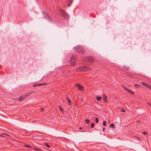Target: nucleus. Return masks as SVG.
<instances>
[{"label":"nucleus","instance_id":"20e7f679","mask_svg":"<svg viewBox=\"0 0 151 151\" xmlns=\"http://www.w3.org/2000/svg\"><path fill=\"white\" fill-rule=\"evenodd\" d=\"M76 86L81 91H83L84 90V87L81 85L77 83L76 84Z\"/></svg>","mask_w":151,"mask_h":151},{"label":"nucleus","instance_id":"ddd939ff","mask_svg":"<svg viewBox=\"0 0 151 151\" xmlns=\"http://www.w3.org/2000/svg\"><path fill=\"white\" fill-rule=\"evenodd\" d=\"M142 85L143 86H146V87H148V85L146 83H145L143 82H142Z\"/></svg>","mask_w":151,"mask_h":151},{"label":"nucleus","instance_id":"a211bd4d","mask_svg":"<svg viewBox=\"0 0 151 151\" xmlns=\"http://www.w3.org/2000/svg\"><path fill=\"white\" fill-rule=\"evenodd\" d=\"M109 127H111L112 128H114V124L113 123L111 124L109 126Z\"/></svg>","mask_w":151,"mask_h":151},{"label":"nucleus","instance_id":"4c0bfd02","mask_svg":"<svg viewBox=\"0 0 151 151\" xmlns=\"http://www.w3.org/2000/svg\"><path fill=\"white\" fill-rule=\"evenodd\" d=\"M81 101H83V99H81Z\"/></svg>","mask_w":151,"mask_h":151},{"label":"nucleus","instance_id":"c756f323","mask_svg":"<svg viewBox=\"0 0 151 151\" xmlns=\"http://www.w3.org/2000/svg\"><path fill=\"white\" fill-rule=\"evenodd\" d=\"M147 104L150 106H151V103H148Z\"/></svg>","mask_w":151,"mask_h":151},{"label":"nucleus","instance_id":"9d476101","mask_svg":"<svg viewBox=\"0 0 151 151\" xmlns=\"http://www.w3.org/2000/svg\"><path fill=\"white\" fill-rule=\"evenodd\" d=\"M103 99L105 103L107 102V97L105 94L103 95Z\"/></svg>","mask_w":151,"mask_h":151},{"label":"nucleus","instance_id":"bb28decb","mask_svg":"<svg viewBox=\"0 0 151 151\" xmlns=\"http://www.w3.org/2000/svg\"><path fill=\"white\" fill-rule=\"evenodd\" d=\"M123 88L124 89H125L126 90L127 89L126 87L124 86L123 87Z\"/></svg>","mask_w":151,"mask_h":151},{"label":"nucleus","instance_id":"7c9ffc66","mask_svg":"<svg viewBox=\"0 0 151 151\" xmlns=\"http://www.w3.org/2000/svg\"><path fill=\"white\" fill-rule=\"evenodd\" d=\"M148 86H149L148 87H147L151 90V88L150 87V86L149 85H148Z\"/></svg>","mask_w":151,"mask_h":151},{"label":"nucleus","instance_id":"c9c22d12","mask_svg":"<svg viewBox=\"0 0 151 151\" xmlns=\"http://www.w3.org/2000/svg\"><path fill=\"white\" fill-rule=\"evenodd\" d=\"M46 84L45 83L42 84V85H46Z\"/></svg>","mask_w":151,"mask_h":151},{"label":"nucleus","instance_id":"dca6fc26","mask_svg":"<svg viewBox=\"0 0 151 151\" xmlns=\"http://www.w3.org/2000/svg\"><path fill=\"white\" fill-rule=\"evenodd\" d=\"M101 97H97L96 98V99L98 101H100L101 99Z\"/></svg>","mask_w":151,"mask_h":151},{"label":"nucleus","instance_id":"5701e85b","mask_svg":"<svg viewBox=\"0 0 151 151\" xmlns=\"http://www.w3.org/2000/svg\"><path fill=\"white\" fill-rule=\"evenodd\" d=\"M95 121H96V123H98L99 122V120H98V119L97 118H95Z\"/></svg>","mask_w":151,"mask_h":151},{"label":"nucleus","instance_id":"a878e982","mask_svg":"<svg viewBox=\"0 0 151 151\" xmlns=\"http://www.w3.org/2000/svg\"><path fill=\"white\" fill-rule=\"evenodd\" d=\"M143 134L144 135H146L147 134V133L146 132H144L143 133Z\"/></svg>","mask_w":151,"mask_h":151},{"label":"nucleus","instance_id":"ea45409f","mask_svg":"<svg viewBox=\"0 0 151 151\" xmlns=\"http://www.w3.org/2000/svg\"><path fill=\"white\" fill-rule=\"evenodd\" d=\"M0 135H1V134H0Z\"/></svg>","mask_w":151,"mask_h":151},{"label":"nucleus","instance_id":"7ed1b4c3","mask_svg":"<svg viewBox=\"0 0 151 151\" xmlns=\"http://www.w3.org/2000/svg\"><path fill=\"white\" fill-rule=\"evenodd\" d=\"M60 15L65 17H68L67 14L63 10H60Z\"/></svg>","mask_w":151,"mask_h":151},{"label":"nucleus","instance_id":"0eeeda50","mask_svg":"<svg viewBox=\"0 0 151 151\" xmlns=\"http://www.w3.org/2000/svg\"><path fill=\"white\" fill-rule=\"evenodd\" d=\"M91 69V68H88L86 66L83 67V71H88Z\"/></svg>","mask_w":151,"mask_h":151},{"label":"nucleus","instance_id":"f03ea898","mask_svg":"<svg viewBox=\"0 0 151 151\" xmlns=\"http://www.w3.org/2000/svg\"><path fill=\"white\" fill-rule=\"evenodd\" d=\"M76 57L75 56H73L70 59V63L71 66H74L76 64Z\"/></svg>","mask_w":151,"mask_h":151},{"label":"nucleus","instance_id":"f704fd0d","mask_svg":"<svg viewBox=\"0 0 151 151\" xmlns=\"http://www.w3.org/2000/svg\"><path fill=\"white\" fill-rule=\"evenodd\" d=\"M105 129V128H103V131H104Z\"/></svg>","mask_w":151,"mask_h":151},{"label":"nucleus","instance_id":"9b49d317","mask_svg":"<svg viewBox=\"0 0 151 151\" xmlns=\"http://www.w3.org/2000/svg\"><path fill=\"white\" fill-rule=\"evenodd\" d=\"M66 99L68 104L70 105H71L72 103L71 100L68 97L66 98Z\"/></svg>","mask_w":151,"mask_h":151},{"label":"nucleus","instance_id":"423d86ee","mask_svg":"<svg viewBox=\"0 0 151 151\" xmlns=\"http://www.w3.org/2000/svg\"><path fill=\"white\" fill-rule=\"evenodd\" d=\"M77 48L78 49L77 50V51L79 53H83L84 52V51L82 48L79 47V48L78 47Z\"/></svg>","mask_w":151,"mask_h":151},{"label":"nucleus","instance_id":"f8f14e48","mask_svg":"<svg viewBox=\"0 0 151 151\" xmlns=\"http://www.w3.org/2000/svg\"><path fill=\"white\" fill-rule=\"evenodd\" d=\"M73 0H68L69 4L68 5V6H70L71 5V4H72V3L73 2Z\"/></svg>","mask_w":151,"mask_h":151},{"label":"nucleus","instance_id":"412c9836","mask_svg":"<svg viewBox=\"0 0 151 151\" xmlns=\"http://www.w3.org/2000/svg\"><path fill=\"white\" fill-rule=\"evenodd\" d=\"M106 121H104L103 122V125L104 126H106Z\"/></svg>","mask_w":151,"mask_h":151},{"label":"nucleus","instance_id":"4468645a","mask_svg":"<svg viewBox=\"0 0 151 151\" xmlns=\"http://www.w3.org/2000/svg\"><path fill=\"white\" fill-rule=\"evenodd\" d=\"M127 91H128V92L132 94H134V92L133 91H131L129 89H127V90H126Z\"/></svg>","mask_w":151,"mask_h":151},{"label":"nucleus","instance_id":"f257e3e1","mask_svg":"<svg viewBox=\"0 0 151 151\" xmlns=\"http://www.w3.org/2000/svg\"><path fill=\"white\" fill-rule=\"evenodd\" d=\"M35 92L32 91L24 95H21L19 98V101H21L25 99L28 96L30 95L32 93H34Z\"/></svg>","mask_w":151,"mask_h":151},{"label":"nucleus","instance_id":"f3484780","mask_svg":"<svg viewBox=\"0 0 151 151\" xmlns=\"http://www.w3.org/2000/svg\"><path fill=\"white\" fill-rule=\"evenodd\" d=\"M134 86L135 87L137 88H138L139 86V85H138L137 84H134Z\"/></svg>","mask_w":151,"mask_h":151},{"label":"nucleus","instance_id":"aec40b11","mask_svg":"<svg viewBox=\"0 0 151 151\" xmlns=\"http://www.w3.org/2000/svg\"><path fill=\"white\" fill-rule=\"evenodd\" d=\"M121 111L122 112H125V109L123 108H122Z\"/></svg>","mask_w":151,"mask_h":151},{"label":"nucleus","instance_id":"393cba45","mask_svg":"<svg viewBox=\"0 0 151 151\" xmlns=\"http://www.w3.org/2000/svg\"><path fill=\"white\" fill-rule=\"evenodd\" d=\"M45 145L46 146H47V147H50V146H49V145H48V144H47V143H45Z\"/></svg>","mask_w":151,"mask_h":151},{"label":"nucleus","instance_id":"58836bf2","mask_svg":"<svg viewBox=\"0 0 151 151\" xmlns=\"http://www.w3.org/2000/svg\"><path fill=\"white\" fill-rule=\"evenodd\" d=\"M137 138L138 139H139V137H137Z\"/></svg>","mask_w":151,"mask_h":151},{"label":"nucleus","instance_id":"e433bc0d","mask_svg":"<svg viewBox=\"0 0 151 151\" xmlns=\"http://www.w3.org/2000/svg\"><path fill=\"white\" fill-rule=\"evenodd\" d=\"M0 136H1L2 137H4L3 135H0Z\"/></svg>","mask_w":151,"mask_h":151},{"label":"nucleus","instance_id":"473e14b6","mask_svg":"<svg viewBox=\"0 0 151 151\" xmlns=\"http://www.w3.org/2000/svg\"><path fill=\"white\" fill-rule=\"evenodd\" d=\"M42 84H38L37 86H42Z\"/></svg>","mask_w":151,"mask_h":151},{"label":"nucleus","instance_id":"c85d7f7f","mask_svg":"<svg viewBox=\"0 0 151 151\" xmlns=\"http://www.w3.org/2000/svg\"><path fill=\"white\" fill-rule=\"evenodd\" d=\"M44 110V109L43 108H41L40 109V111H43Z\"/></svg>","mask_w":151,"mask_h":151},{"label":"nucleus","instance_id":"6ab92c4d","mask_svg":"<svg viewBox=\"0 0 151 151\" xmlns=\"http://www.w3.org/2000/svg\"><path fill=\"white\" fill-rule=\"evenodd\" d=\"M124 68L125 69H126L127 70H128L129 69V68L128 67L126 66H124Z\"/></svg>","mask_w":151,"mask_h":151},{"label":"nucleus","instance_id":"4be33fe9","mask_svg":"<svg viewBox=\"0 0 151 151\" xmlns=\"http://www.w3.org/2000/svg\"><path fill=\"white\" fill-rule=\"evenodd\" d=\"M85 121L87 124L89 122V121L88 119H86Z\"/></svg>","mask_w":151,"mask_h":151},{"label":"nucleus","instance_id":"1a4fd4ad","mask_svg":"<svg viewBox=\"0 0 151 151\" xmlns=\"http://www.w3.org/2000/svg\"><path fill=\"white\" fill-rule=\"evenodd\" d=\"M88 61L92 62H93V61L94 60V59L92 57H88Z\"/></svg>","mask_w":151,"mask_h":151},{"label":"nucleus","instance_id":"cd10ccee","mask_svg":"<svg viewBox=\"0 0 151 151\" xmlns=\"http://www.w3.org/2000/svg\"><path fill=\"white\" fill-rule=\"evenodd\" d=\"M35 149L37 151H40V150L38 149Z\"/></svg>","mask_w":151,"mask_h":151},{"label":"nucleus","instance_id":"72a5a7b5","mask_svg":"<svg viewBox=\"0 0 151 151\" xmlns=\"http://www.w3.org/2000/svg\"><path fill=\"white\" fill-rule=\"evenodd\" d=\"M79 129H82V128L81 127H79Z\"/></svg>","mask_w":151,"mask_h":151},{"label":"nucleus","instance_id":"2f4dec72","mask_svg":"<svg viewBox=\"0 0 151 151\" xmlns=\"http://www.w3.org/2000/svg\"><path fill=\"white\" fill-rule=\"evenodd\" d=\"M25 147H30L29 146H28V145H25Z\"/></svg>","mask_w":151,"mask_h":151},{"label":"nucleus","instance_id":"6e6552de","mask_svg":"<svg viewBox=\"0 0 151 151\" xmlns=\"http://www.w3.org/2000/svg\"><path fill=\"white\" fill-rule=\"evenodd\" d=\"M76 71L78 72H81L82 71H83V67H81L77 68L76 69Z\"/></svg>","mask_w":151,"mask_h":151},{"label":"nucleus","instance_id":"2eb2a0df","mask_svg":"<svg viewBox=\"0 0 151 151\" xmlns=\"http://www.w3.org/2000/svg\"><path fill=\"white\" fill-rule=\"evenodd\" d=\"M59 108L60 111H61L63 113L64 112V111L63 109L60 107V106H59Z\"/></svg>","mask_w":151,"mask_h":151},{"label":"nucleus","instance_id":"39448f33","mask_svg":"<svg viewBox=\"0 0 151 151\" xmlns=\"http://www.w3.org/2000/svg\"><path fill=\"white\" fill-rule=\"evenodd\" d=\"M44 16L45 18L49 21L51 20V18L48 15V14L46 13H45L44 14Z\"/></svg>","mask_w":151,"mask_h":151},{"label":"nucleus","instance_id":"b1692460","mask_svg":"<svg viewBox=\"0 0 151 151\" xmlns=\"http://www.w3.org/2000/svg\"><path fill=\"white\" fill-rule=\"evenodd\" d=\"M94 124L93 123H92L91 124V128H93L94 126Z\"/></svg>","mask_w":151,"mask_h":151}]
</instances>
